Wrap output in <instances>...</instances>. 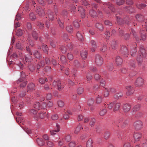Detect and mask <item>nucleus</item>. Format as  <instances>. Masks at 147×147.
I'll return each instance as SVG.
<instances>
[{"instance_id":"1","label":"nucleus","mask_w":147,"mask_h":147,"mask_svg":"<svg viewBox=\"0 0 147 147\" xmlns=\"http://www.w3.org/2000/svg\"><path fill=\"white\" fill-rule=\"evenodd\" d=\"M95 62L96 65L98 66H101L102 64L103 59L101 56L98 54L96 55Z\"/></svg>"},{"instance_id":"2","label":"nucleus","mask_w":147,"mask_h":147,"mask_svg":"<svg viewBox=\"0 0 147 147\" xmlns=\"http://www.w3.org/2000/svg\"><path fill=\"white\" fill-rule=\"evenodd\" d=\"M144 83V79L142 78L139 77L136 80L135 84L136 87H141L143 86Z\"/></svg>"},{"instance_id":"3","label":"nucleus","mask_w":147,"mask_h":147,"mask_svg":"<svg viewBox=\"0 0 147 147\" xmlns=\"http://www.w3.org/2000/svg\"><path fill=\"white\" fill-rule=\"evenodd\" d=\"M143 124L140 120L134 122V126L135 129L137 130L141 129L143 127Z\"/></svg>"},{"instance_id":"4","label":"nucleus","mask_w":147,"mask_h":147,"mask_svg":"<svg viewBox=\"0 0 147 147\" xmlns=\"http://www.w3.org/2000/svg\"><path fill=\"white\" fill-rule=\"evenodd\" d=\"M53 85L54 86H57V89L59 91L61 90L64 88V86L62 85L61 82L59 80L55 81L53 83Z\"/></svg>"},{"instance_id":"5","label":"nucleus","mask_w":147,"mask_h":147,"mask_svg":"<svg viewBox=\"0 0 147 147\" xmlns=\"http://www.w3.org/2000/svg\"><path fill=\"white\" fill-rule=\"evenodd\" d=\"M120 52L125 57H128V52L127 47L124 46H122L120 50Z\"/></svg>"},{"instance_id":"6","label":"nucleus","mask_w":147,"mask_h":147,"mask_svg":"<svg viewBox=\"0 0 147 147\" xmlns=\"http://www.w3.org/2000/svg\"><path fill=\"white\" fill-rule=\"evenodd\" d=\"M126 94L127 96L132 94L134 92V89L133 87L131 86H126Z\"/></svg>"},{"instance_id":"7","label":"nucleus","mask_w":147,"mask_h":147,"mask_svg":"<svg viewBox=\"0 0 147 147\" xmlns=\"http://www.w3.org/2000/svg\"><path fill=\"white\" fill-rule=\"evenodd\" d=\"M131 107L130 105L128 104H124L122 107V109L124 112H127L131 109Z\"/></svg>"},{"instance_id":"8","label":"nucleus","mask_w":147,"mask_h":147,"mask_svg":"<svg viewBox=\"0 0 147 147\" xmlns=\"http://www.w3.org/2000/svg\"><path fill=\"white\" fill-rule=\"evenodd\" d=\"M36 12L40 16H43L45 14L43 10L41 7H37L36 8Z\"/></svg>"},{"instance_id":"9","label":"nucleus","mask_w":147,"mask_h":147,"mask_svg":"<svg viewBox=\"0 0 147 147\" xmlns=\"http://www.w3.org/2000/svg\"><path fill=\"white\" fill-rule=\"evenodd\" d=\"M134 138L136 141H139L142 137V135L140 133H135L134 135Z\"/></svg>"},{"instance_id":"10","label":"nucleus","mask_w":147,"mask_h":147,"mask_svg":"<svg viewBox=\"0 0 147 147\" xmlns=\"http://www.w3.org/2000/svg\"><path fill=\"white\" fill-rule=\"evenodd\" d=\"M90 44L91 46V50L92 52H94L95 51L97 47L96 42L94 40H90Z\"/></svg>"},{"instance_id":"11","label":"nucleus","mask_w":147,"mask_h":147,"mask_svg":"<svg viewBox=\"0 0 147 147\" xmlns=\"http://www.w3.org/2000/svg\"><path fill=\"white\" fill-rule=\"evenodd\" d=\"M56 130H52L50 131V133L51 135L54 136L56 134V132H59L60 131V127L59 125L57 123L56 124Z\"/></svg>"},{"instance_id":"12","label":"nucleus","mask_w":147,"mask_h":147,"mask_svg":"<svg viewBox=\"0 0 147 147\" xmlns=\"http://www.w3.org/2000/svg\"><path fill=\"white\" fill-rule=\"evenodd\" d=\"M115 62L117 66L121 65H122L123 63L122 59L119 56H118L116 57Z\"/></svg>"},{"instance_id":"13","label":"nucleus","mask_w":147,"mask_h":147,"mask_svg":"<svg viewBox=\"0 0 147 147\" xmlns=\"http://www.w3.org/2000/svg\"><path fill=\"white\" fill-rule=\"evenodd\" d=\"M35 89V85L33 83L29 84L27 86V92Z\"/></svg>"},{"instance_id":"14","label":"nucleus","mask_w":147,"mask_h":147,"mask_svg":"<svg viewBox=\"0 0 147 147\" xmlns=\"http://www.w3.org/2000/svg\"><path fill=\"white\" fill-rule=\"evenodd\" d=\"M129 66L131 69H134L136 67V62L134 61H131L129 63Z\"/></svg>"},{"instance_id":"15","label":"nucleus","mask_w":147,"mask_h":147,"mask_svg":"<svg viewBox=\"0 0 147 147\" xmlns=\"http://www.w3.org/2000/svg\"><path fill=\"white\" fill-rule=\"evenodd\" d=\"M140 52H141L143 58H144L146 57V53L145 50L143 47L142 46L140 47Z\"/></svg>"},{"instance_id":"16","label":"nucleus","mask_w":147,"mask_h":147,"mask_svg":"<svg viewBox=\"0 0 147 147\" xmlns=\"http://www.w3.org/2000/svg\"><path fill=\"white\" fill-rule=\"evenodd\" d=\"M33 54L38 59H40L41 58V54L36 50L34 51L33 52Z\"/></svg>"},{"instance_id":"17","label":"nucleus","mask_w":147,"mask_h":147,"mask_svg":"<svg viewBox=\"0 0 147 147\" xmlns=\"http://www.w3.org/2000/svg\"><path fill=\"white\" fill-rule=\"evenodd\" d=\"M20 76L21 78L18 79L17 82V83L18 84H19L20 82H22L23 80V79L22 78H24L26 77L25 73L23 71L22 72H21Z\"/></svg>"},{"instance_id":"18","label":"nucleus","mask_w":147,"mask_h":147,"mask_svg":"<svg viewBox=\"0 0 147 147\" xmlns=\"http://www.w3.org/2000/svg\"><path fill=\"white\" fill-rule=\"evenodd\" d=\"M144 30L142 29L141 30L140 32L141 39L143 40H145L146 37V34L144 33Z\"/></svg>"},{"instance_id":"19","label":"nucleus","mask_w":147,"mask_h":147,"mask_svg":"<svg viewBox=\"0 0 147 147\" xmlns=\"http://www.w3.org/2000/svg\"><path fill=\"white\" fill-rule=\"evenodd\" d=\"M136 60L138 65H141L142 63L143 59L140 55H139L137 56Z\"/></svg>"},{"instance_id":"20","label":"nucleus","mask_w":147,"mask_h":147,"mask_svg":"<svg viewBox=\"0 0 147 147\" xmlns=\"http://www.w3.org/2000/svg\"><path fill=\"white\" fill-rule=\"evenodd\" d=\"M47 12L49 19L51 20H53L54 18L53 15L54 14V13L52 11H51L49 9L48 10Z\"/></svg>"},{"instance_id":"21","label":"nucleus","mask_w":147,"mask_h":147,"mask_svg":"<svg viewBox=\"0 0 147 147\" xmlns=\"http://www.w3.org/2000/svg\"><path fill=\"white\" fill-rule=\"evenodd\" d=\"M129 30L130 32H131L132 33L133 35L135 37L136 41L138 42L141 39H140L139 38H138L136 35V32L135 30L132 28H131V29L130 30Z\"/></svg>"},{"instance_id":"22","label":"nucleus","mask_w":147,"mask_h":147,"mask_svg":"<svg viewBox=\"0 0 147 147\" xmlns=\"http://www.w3.org/2000/svg\"><path fill=\"white\" fill-rule=\"evenodd\" d=\"M123 93L121 92L117 93L114 96V98L116 99H118L121 98L123 96Z\"/></svg>"},{"instance_id":"23","label":"nucleus","mask_w":147,"mask_h":147,"mask_svg":"<svg viewBox=\"0 0 147 147\" xmlns=\"http://www.w3.org/2000/svg\"><path fill=\"white\" fill-rule=\"evenodd\" d=\"M120 107V103L119 102L116 103L114 106L113 111L114 112H116L118 111Z\"/></svg>"},{"instance_id":"24","label":"nucleus","mask_w":147,"mask_h":147,"mask_svg":"<svg viewBox=\"0 0 147 147\" xmlns=\"http://www.w3.org/2000/svg\"><path fill=\"white\" fill-rule=\"evenodd\" d=\"M140 107V105H138L134 106L132 110L133 113L139 110Z\"/></svg>"},{"instance_id":"25","label":"nucleus","mask_w":147,"mask_h":147,"mask_svg":"<svg viewBox=\"0 0 147 147\" xmlns=\"http://www.w3.org/2000/svg\"><path fill=\"white\" fill-rule=\"evenodd\" d=\"M82 129L83 127H82L81 125L80 124L77 126L76 128L74 131V132L76 134H77Z\"/></svg>"},{"instance_id":"26","label":"nucleus","mask_w":147,"mask_h":147,"mask_svg":"<svg viewBox=\"0 0 147 147\" xmlns=\"http://www.w3.org/2000/svg\"><path fill=\"white\" fill-rule=\"evenodd\" d=\"M80 55L83 59L86 58L87 56V53L86 51H83L80 53Z\"/></svg>"},{"instance_id":"27","label":"nucleus","mask_w":147,"mask_h":147,"mask_svg":"<svg viewBox=\"0 0 147 147\" xmlns=\"http://www.w3.org/2000/svg\"><path fill=\"white\" fill-rule=\"evenodd\" d=\"M93 141L92 139H89L87 142L86 144L87 147H93Z\"/></svg>"},{"instance_id":"28","label":"nucleus","mask_w":147,"mask_h":147,"mask_svg":"<svg viewBox=\"0 0 147 147\" xmlns=\"http://www.w3.org/2000/svg\"><path fill=\"white\" fill-rule=\"evenodd\" d=\"M76 36L78 39L82 41L83 42L84 41V38L82 34L79 32H78L76 34Z\"/></svg>"},{"instance_id":"29","label":"nucleus","mask_w":147,"mask_h":147,"mask_svg":"<svg viewBox=\"0 0 147 147\" xmlns=\"http://www.w3.org/2000/svg\"><path fill=\"white\" fill-rule=\"evenodd\" d=\"M32 108L38 110L40 108V104L39 102H36L33 105Z\"/></svg>"},{"instance_id":"30","label":"nucleus","mask_w":147,"mask_h":147,"mask_svg":"<svg viewBox=\"0 0 147 147\" xmlns=\"http://www.w3.org/2000/svg\"><path fill=\"white\" fill-rule=\"evenodd\" d=\"M111 47L112 49H115L117 46V41L116 40H114L111 42Z\"/></svg>"},{"instance_id":"31","label":"nucleus","mask_w":147,"mask_h":147,"mask_svg":"<svg viewBox=\"0 0 147 147\" xmlns=\"http://www.w3.org/2000/svg\"><path fill=\"white\" fill-rule=\"evenodd\" d=\"M96 27L99 29L101 31H102L103 30V28L102 24H101L98 23L96 24Z\"/></svg>"},{"instance_id":"32","label":"nucleus","mask_w":147,"mask_h":147,"mask_svg":"<svg viewBox=\"0 0 147 147\" xmlns=\"http://www.w3.org/2000/svg\"><path fill=\"white\" fill-rule=\"evenodd\" d=\"M25 59L26 61L31 62L32 60V57L29 55H27L25 56Z\"/></svg>"},{"instance_id":"33","label":"nucleus","mask_w":147,"mask_h":147,"mask_svg":"<svg viewBox=\"0 0 147 147\" xmlns=\"http://www.w3.org/2000/svg\"><path fill=\"white\" fill-rule=\"evenodd\" d=\"M66 30L69 33H71L73 31L72 26L70 25H67L66 27Z\"/></svg>"},{"instance_id":"34","label":"nucleus","mask_w":147,"mask_h":147,"mask_svg":"<svg viewBox=\"0 0 147 147\" xmlns=\"http://www.w3.org/2000/svg\"><path fill=\"white\" fill-rule=\"evenodd\" d=\"M110 135V132L109 131H106L105 132L103 137L105 139L107 140L109 138Z\"/></svg>"},{"instance_id":"35","label":"nucleus","mask_w":147,"mask_h":147,"mask_svg":"<svg viewBox=\"0 0 147 147\" xmlns=\"http://www.w3.org/2000/svg\"><path fill=\"white\" fill-rule=\"evenodd\" d=\"M36 141L38 144L40 146H42L45 144L44 141L42 139L38 138Z\"/></svg>"},{"instance_id":"36","label":"nucleus","mask_w":147,"mask_h":147,"mask_svg":"<svg viewBox=\"0 0 147 147\" xmlns=\"http://www.w3.org/2000/svg\"><path fill=\"white\" fill-rule=\"evenodd\" d=\"M90 15L93 18L96 17L97 14L96 12L94 10L92 9L89 11Z\"/></svg>"},{"instance_id":"37","label":"nucleus","mask_w":147,"mask_h":147,"mask_svg":"<svg viewBox=\"0 0 147 147\" xmlns=\"http://www.w3.org/2000/svg\"><path fill=\"white\" fill-rule=\"evenodd\" d=\"M42 48L44 52L46 53L48 52L49 49L47 45H42Z\"/></svg>"},{"instance_id":"38","label":"nucleus","mask_w":147,"mask_h":147,"mask_svg":"<svg viewBox=\"0 0 147 147\" xmlns=\"http://www.w3.org/2000/svg\"><path fill=\"white\" fill-rule=\"evenodd\" d=\"M84 91V89L81 87L78 88L77 89V92L78 94L80 95L82 94Z\"/></svg>"},{"instance_id":"39","label":"nucleus","mask_w":147,"mask_h":147,"mask_svg":"<svg viewBox=\"0 0 147 147\" xmlns=\"http://www.w3.org/2000/svg\"><path fill=\"white\" fill-rule=\"evenodd\" d=\"M32 35L34 38L35 40H37L38 38V35L36 31L33 30L32 32Z\"/></svg>"},{"instance_id":"40","label":"nucleus","mask_w":147,"mask_h":147,"mask_svg":"<svg viewBox=\"0 0 147 147\" xmlns=\"http://www.w3.org/2000/svg\"><path fill=\"white\" fill-rule=\"evenodd\" d=\"M94 99L92 98H90L88 100L87 104L89 106H92L94 104Z\"/></svg>"},{"instance_id":"41","label":"nucleus","mask_w":147,"mask_h":147,"mask_svg":"<svg viewBox=\"0 0 147 147\" xmlns=\"http://www.w3.org/2000/svg\"><path fill=\"white\" fill-rule=\"evenodd\" d=\"M80 10L81 11H82V13L81 14V17L82 18H84L85 17V11L84 10V9L81 7H79L78 8V10L79 11Z\"/></svg>"},{"instance_id":"42","label":"nucleus","mask_w":147,"mask_h":147,"mask_svg":"<svg viewBox=\"0 0 147 147\" xmlns=\"http://www.w3.org/2000/svg\"><path fill=\"white\" fill-rule=\"evenodd\" d=\"M107 112L106 109H103L100 111L99 114L101 116H103L107 113Z\"/></svg>"},{"instance_id":"43","label":"nucleus","mask_w":147,"mask_h":147,"mask_svg":"<svg viewBox=\"0 0 147 147\" xmlns=\"http://www.w3.org/2000/svg\"><path fill=\"white\" fill-rule=\"evenodd\" d=\"M16 49L20 50H22L24 49V47L21 45L19 43H16Z\"/></svg>"},{"instance_id":"44","label":"nucleus","mask_w":147,"mask_h":147,"mask_svg":"<svg viewBox=\"0 0 147 147\" xmlns=\"http://www.w3.org/2000/svg\"><path fill=\"white\" fill-rule=\"evenodd\" d=\"M96 122V119L94 118H91L90 119V122L89 123V124L90 125L91 127L93 126L95 123Z\"/></svg>"},{"instance_id":"45","label":"nucleus","mask_w":147,"mask_h":147,"mask_svg":"<svg viewBox=\"0 0 147 147\" xmlns=\"http://www.w3.org/2000/svg\"><path fill=\"white\" fill-rule=\"evenodd\" d=\"M143 113L141 112H139L136 113L135 115V117L137 119L140 118L143 116Z\"/></svg>"},{"instance_id":"46","label":"nucleus","mask_w":147,"mask_h":147,"mask_svg":"<svg viewBox=\"0 0 147 147\" xmlns=\"http://www.w3.org/2000/svg\"><path fill=\"white\" fill-rule=\"evenodd\" d=\"M102 101V97L100 96H97L96 99V102L97 103H100Z\"/></svg>"},{"instance_id":"47","label":"nucleus","mask_w":147,"mask_h":147,"mask_svg":"<svg viewBox=\"0 0 147 147\" xmlns=\"http://www.w3.org/2000/svg\"><path fill=\"white\" fill-rule=\"evenodd\" d=\"M76 145V143L74 141H72L68 144L69 147H75Z\"/></svg>"},{"instance_id":"48","label":"nucleus","mask_w":147,"mask_h":147,"mask_svg":"<svg viewBox=\"0 0 147 147\" xmlns=\"http://www.w3.org/2000/svg\"><path fill=\"white\" fill-rule=\"evenodd\" d=\"M30 18L32 20H34L36 19V17L35 14L32 13H31L29 15Z\"/></svg>"},{"instance_id":"49","label":"nucleus","mask_w":147,"mask_h":147,"mask_svg":"<svg viewBox=\"0 0 147 147\" xmlns=\"http://www.w3.org/2000/svg\"><path fill=\"white\" fill-rule=\"evenodd\" d=\"M23 34V32L22 30L20 29H18L16 32V34L18 36H21Z\"/></svg>"},{"instance_id":"50","label":"nucleus","mask_w":147,"mask_h":147,"mask_svg":"<svg viewBox=\"0 0 147 147\" xmlns=\"http://www.w3.org/2000/svg\"><path fill=\"white\" fill-rule=\"evenodd\" d=\"M107 48V47L106 45L105 44H103L102 46L100 48V51L102 52H105L106 51Z\"/></svg>"},{"instance_id":"51","label":"nucleus","mask_w":147,"mask_h":147,"mask_svg":"<svg viewBox=\"0 0 147 147\" xmlns=\"http://www.w3.org/2000/svg\"><path fill=\"white\" fill-rule=\"evenodd\" d=\"M57 21L59 26L62 28H64V22H61L59 19H58Z\"/></svg>"},{"instance_id":"52","label":"nucleus","mask_w":147,"mask_h":147,"mask_svg":"<svg viewBox=\"0 0 147 147\" xmlns=\"http://www.w3.org/2000/svg\"><path fill=\"white\" fill-rule=\"evenodd\" d=\"M60 59L63 63H65L67 61L64 55L61 56L60 57Z\"/></svg>"},{"instance_id":"53","label":"nucleus","mask_w":147,"mask_h":147,"mask_svg":"<svg viewBox=\"0 0 147 147\" xmlns=\"http://www.w3.org/2000/svg\"><path fill=\"white\" fill-rule=\"evenodd\" d=\"M28 69L31 71H33L34 70V67L32 64H30L28 67Z\"/></svg>"},{"instance_id":"54","label":"nucleus","mask_w":147,"mask_h":147,"mask_svg":"<svg viewBox=\"0 0 147 147\" xmlns=\"http://www.w3.org/2000/svg\"><path fill=\"white\" fill-rule=\"evenodd\" d=\"M143 17L141 15H137L136 16V18L137 20L139 21L142 22V21Z\"/></svg>"},{"instance_id":"55","label":"nucleus","mask_w":147,"mask_h":147,"mask_svg":"<svg viewBox=\"0 0 147 147\" xmlns=\"http://www.w3.org/2000/svg\"><path fill=\"white\" fill-rule=\"evenodd\" d=\"M47 105L45 102H43L40 105V108L41 109H45L46 108Z\"/></svg>"},{"instance_id":"56","label":"nucleus","mask_w":147,"mask_h":147,"mask_svg":"<svg viewBox=\"0 0 147 147\" xmlns=\"http://www.w3.org/2000/svg\"><path fill=\"white\" fill-rule=\"evenodd\" d=\"M67 57L68 59L70 60H72L74 59L73 55L71 53H68L67 54Z\"/></svg>"},{"instance_id":"57","label":"nucleus","mask_w":147,"mask_h":147,"mask_svg":"<svg viewBox=\"0 0 147 147\" xmlns=\"http://www.w3.org/2000/svg\"><path fill=\"white\" fill-rule=\"evenodd\" d=\"M40 117L41 119H43L47 115L46 113L45 112L44 113H41L39 114Z\"/></svg>"},{"instance_id":"58","label":"nucleus","mask_w":147,"mask_h":147,"mask_svg":"<svg viewBox=\"0 0 147 147\" xmlns=\"http://www.w3.org/2000/svg\"><path fill=\"white\" fill-rule=\"evenodd\" d=\"M109 95V93L107 89L105 88L104 91V96L105 97H107Z\"/></svg>"},{"instance_id":"59","label":"nucleus","mask_w":147,"mask_h":147,"mask_svg":"<svg viewBox=\"0 0 147 147\" xmlns=\"http://www.w3.org/2000/svg\"><path fill=\"white\" fill-rule=\"evenodd\" d=\"M146 5L144 3L140 4L137 5V7L139 9H142L144 8L146 6Z\"/></svg>"},{"instance_id":"60","label":"nucleus","mask_w":147,"mask_h":147,"mask_svg":"<svg viewBox=\"0 0 147 147\" xmlns=\"http://www.w3.org/2000/svg\"><path fill=\"white\" fill-rule=\"evenodd\" d=\"M104 24L107 26H111L112 24L109 20H105L104 22Z\"/></svg>"},{"instance_id":"61","label":"nucleus","mask_w":147,"mask_h":147,"mask_svg":"<svg viewBox=\"0 0 147 147\" xmlns=\"http://www.w3.org/2000/svg\"><path fill=\"white\" fill-rule=\"evenodd\" d=\"M43 25L44 24L42 23L38 22L37 26L39 27L40 29L42 30L44 28Z\"/></svg>"},{"instance_id":"62","label":"nucleus","mask_w":147,"mask_h":147,"mask_svg":"<svg viewBox=\"0 0 147 147\" xmlns=\"http://www.w3.org/2000/svg\"><path fill=\"white\" fill-rule=\"evenodd\" d=\"M58 106L60 107H63L64 105V102L61 100H59L58 101Z\"/></svg>"},{"instance_id":"63","label":"nucleus","mask_w":147,"mask_h":147,"mask_svg":"<svg viewBox=\"0 0 147 147\" xmlns=\"http://www.w3.org/2000/svg\"><path fill=\"white\" fill-rule=\"evenodd\" d=\"M124 2V0H117V4L119 5H123Z\"/></svg>"},{"instance_id":"64","label":"nucleus","mask_w":147,"mask_h":147,"mask_svg":"<svg viewBox=\"0 0 147 147\" xmlns=\"http://www.w3.org/2000/svg\"><path fill=\"white\" fill-rule=\"evenodd\" d=\"M73 25L76 28H78L79 27V24L77 21H74L73 22Z\"/></svg>"}]
</instances>
